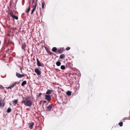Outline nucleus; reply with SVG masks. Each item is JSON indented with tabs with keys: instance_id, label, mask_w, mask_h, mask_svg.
<instances>
[{
	"instance_id": "f257e3e1",
	"label": "nucleus",
	"mask_w": 130,
	"mask_h": 130,
	"mask_svg": "<svg viewBox=\"0 0 130 130\" xmlns=\"http://www.w3.org/2000/svg\"><path fill=\"white\" fill-rule=\"evenodd\" d=\"M22 103H24L26 106L30 107L32 105V103L31 100H23L22 101Z\"/></svg>"
},
{
	"instance_id": "f03ea898",
	"label": "nucleus",
	"mask_w": 130,
	"mask_h": 130,
	"mask_svg": "<svg viewBox=\"0 0 130 130\" xmlns=\"http://www.w3.org/2000/svg\"><path fill=\"white\" fill-rule=\"evenodd\" d=\"M16 76L18 78H21L25 76V75L24 74H21L18 72H16Z\"/></svg>"
},
{
	"instance_id": "7ed1b4c3",
	"label": "nucleus",
	"mask_w": 130,
	"mask_h": 130,
	"mask_svg": "<svg viewBox=\"0 0 130 130\" xmlns=\"http://www.w3.org/2000/svg\"><path fill=\"white\" fill-rule=\"evenodd\" d=\"M34 71L38 75H40L41 72V71H40L38 68H36L35 69Z\"/></svg>"
},
{
	"instance_id": "20e7f679",
	"label": "nucleus",
	"mask_w": 130,
	"mask_h": 130,
	"mask_svg": "<svg viewBox=\"0 0 130 130\" xmlns=\"http://www.w3.org/2000/svg\"><path fill=\"white\" fill-rule=\"evenodd\" d=\"M5 105V103L4 100L2 99L0 97V107L4 106Z\"/></svg>"
},
{
	"instance_id": "39448f33",
	"label": "nucleus",
	"mask_w": 130,
	"mask_h": 130,
	"mask_svg": "<svg viewBox=\"0 0 130 130\" xmlns=\"http://www.w3.org/2000/svg\"><path fill=\"white\" fill-rule=\"evenodd\" d=\"M36 60L37 61V65L39 67H43L44 65L43 64H41V63L39 61V59L37 58L36 59Z\"/></svg>"
},
{
	"instance_id": "423d86ee",
	"label": "nucleus",
	"mask_w": 130,
	"mask_h": 130,
	"mask_svg": "<svg viewBox=\"0 0 130 130\" xmlns=\"http://www.w3.org/2000/svg\"><path fill=\"white\" fill-rule=\"evenodd\" d=\"M45 99L48 102L51 99V96L50 95H45Z\"/></svg>"
},
{
	"instance_id": "0eeeda50",
	"label": "nucleus",
	"mask_w": 130,
	"mask_h": 130,
	"mask_svg": "<svg viewBox=\"0 0 130 130\" xmlns=\"http://www.w3.org/2000/svg\"><path fill=\"white\" fill-rule=\"evenodd\" d=\"M52 106L53 105H49L46 108V110L47 111L50 110L51 109Z\"/></svg>"
},
{
	"instance_id": "6e6552de",
	"label": "nucleus",
	"mask_w": 130,
	"mask_h": 130,
	"mask_svg": "<svg viewBox=\"0 0 130 130\" xmlns=\"http://www.w3.org/2000/svg\"><path fill=\"white\" fill-rule=\"evenodd\" d=\"M34 124V123L33 122H31L28 123V125L29 126V127L31 129L32 128Z\"/></svg>"
},
{
	"instance_id": "1a4fd4ad",
	"label": "nucleus",
	"mask_w": 130,
	"mask_h": 130,
	"mask_svg": "<svg viewBox=\"0 0 130 130\" xmlns=\"http://www.w3.org/2000/svg\"><path fill=\"white\" fill-rule=\"evenodd\" d=\"M10 16L11 17L13 18L14 19H15L16 20L18 19V18L17 16H15V15L13 14L12 13L10 14Z\"/></svg>"
},
{
	"instance_id": "9d476101",
	"label": "nucleus",
	"mask_w": 130,
	"mask_h": 130,
	"mask_svg": "<svg viewBox=\"0 0 130 130\" xmlns=\"http://www.w3.org/2000/svg\"><path fill=\"white\" fill-rule=\"evenodd\" d=\"M16 84H18V83L17 82H15V83H13L10 86L11 87V88H13L14 86H15Z\"/></svg>"
},
{
	"instance_id": "9b49d317",
	"label": "nucleus",
	"mask_w": 130,
	"mask_h": 130,
	"mask_svg": "<svg viewBox=\"0 0 130 130\" xmlns=\"http://www.w3.org/2000/svg\"><path fill=\"white\" fill-rule=\"evenodd\" d=\"M63 49L62 48H60L58 50V52L59 53H61L63 52Z\"/></svg>"
},
{
	"instance_id": "f8f14e48",
	"label": "nucleus",
	"mask_w": 130,
	"mask_h": 130,
	"mask_svg": "<svg viewBox=\"0 0 130 130\" xmlns=\"http://www.w3.org/2000/svg\"><path fill=\"white\" fill-rule=\"evenodd\" d=\"M52 92V90H49L46 92V94H51Z\"/></svg>"
},
{
	"instance_id": "ddd939ff",
	"label": "nucleus",
	"mask_w": 130,
	"mask_h": 130,
	"mask_svg": "<svg viewBox=\"0 0 130 130\" xmlns=\"http://www.w3.org/2000/svg\"><path fill=\"white\" fill-rule=\"evenodd\" d=\"M65 56L63 54L61 55L60 56V58L61 59L64 58H65Z\"/></svg>"
},
{
	"instance_id": "4468645a",
	"label": "nucleus",
	"mask_w": 130,
	"mask_h": 130,
	"mask_svg": "<svg viewBox=\"0 0 130 130\" xmlns=\"http://www.w3.org/2000/svg\"><path fill=\"white\" fill-rule=\"evenodd\" d=\"M57 48L56 47H53L52 49V51L54 52H56L57 50Z\"/></svg>"
},
{
	"instance_id": "2eb2a0df",
	"label": "nucleus",
	"mask_w": 130,
	"mask_h": 130,
	"mask_svg": "<svg viewBox=\"0 0 130 130\" xmlns=\"http://www.w3.org/2000/svg\"><path fill=\"white\" fill-rule=\"evenodd\" d=\"M26 83H27V82H26V81H24L21 84V86H23L24 85L26 84Z\"/></svg>"
},
{
	"instance_id": "dca6fc26",
	"label": "nucleus",
	"mask_w": 130,
	"mask_h": 130,
	"mask_svg": "<svg viewBox=\"0 0 130 130\" xmlns=\"http://www.w3.org/2000/svg\"><path fill=\"white\" fill-rule=\"evenodd\" d=\"M66 93L68 95H71V92L70 91H68Z\"/></svg>"
},
{
	"instance_id": "f3484780",
	"label": "nucleus",
	"mask_w": 130,
	"mask_h": 130,
	"mask_svg": "<svg viewBox=\"0 0 130 130\" xmlns=\"http://www.w3.org/2000/svg\"><path fill=\"white\" fill-rule=\"evenodd\" d=\"M56 65L58 66H59L61 64V63L59 61H57L56 62Z\"/></svg>"
},
{
	"instance_id": "a211bd4d",
	"label": "nucleus",
	"mask_w": 130,
	"mask_h": 130,
	"mask_svg": "<svg viewBox=\"0 0 130 130\" xmlns=\"http://www.w3.org/2000/svg\"><path fill=\"white\" fill-rule=\"evenodd\" d=\"M30 7H29L25 11V12L27 13H28L30 11Z\"/></svg>"
},
{
	"instance_id": "6ab92c4d",
	"label": "nucleus",
	"mask_w": 130,
	"mask_h": 130,
	"mask_svg": "<svg viewBox=\"0 0 130 130\" xmlns=\"http://www.w3.org/2000/svg\"><path fill=\"white\" fill-rule=\"evenodd\" d=\"M11 111V109L10 108H8L7 109V112L8 113H10Z\"/></svg>"
},
{
	"instance_id": "aec40b11",
	"label": "nucleus",
	"mask_w": 130,
	"mask_h": 130,
	"mask_svg": "<svg viewBox=\"0 0 130 130\" xmlns=\"http://www.w3.org/2000/svg\"><path fill=\"white\" fill-rule=\"evenodd\" d=\"M45 3L44 2H43L42 3V9H43L44 8Z\"/></svg>"
},
{
	"instance_id": "412c9836",
	"label": "nucleus",
	"mask_w": 130,
	"mask_h": 130,
	"mask_svg": "<svg viewBox=\"0 0 130 130\" xmlns=\"http://www.w3.org/2000/svg\"><path fill=\"white\" fill-rule=\"evenodd\" d=\"M61 69L62 70H64L65 69V67L63 65H62L61 66Z\"/></svg>"
},
{
	"instance_id": "4be33fe9",
	"label": "nucleus",
	"mask_w": 130,
	"mask_h": 130,
	"mask_svg": "<svg viewBox=\"0 0 130 130\" xmlns=\"http://www.w3.org/2000/svg\"><path fill=\"white\" fill-rule=\"evenodd\" d=\"M13 102L15 104H16L18 102V101L17 100H15L13 101Z\"/></svg>"
},
{
	"instance_id": "5701e85b",
	"label": "nucleus",
	"mask_w": 130,
	"mask_h": 130,
	"mask_svg": "<svg viewBox=\"0 0 130 130\" xmlns=\"http://www.w3.org/2000/svg\"><path fill=\"white\" fill-rule=\"evenodd\" d=\"M119 124L120 126H122L123 122H120V123H119Z\"/></svg>"
},
{
	"instance_id": "b1692460",
	"label": "nucleus",
	"mask_w": 130,
	"mask_h": 130,
	"mask_svg": "<svg viewBox=\"0 0 130 130\" xmlns=\"http://www.w3.org/2000/svg\"><path fill=\"white\" fill-rule=\"evenodd\" d=\"M35 9H34L33 8L32 9V11L31 12V14H32L34 12V11H35Z\"/></svg>"
},
{
	"instance_id": "393cba45",
	"label": "nucleus",
	"mask_w": 130,
	"mask_h": 130,
	"mask_svg": "<svg viewBox=\"0 0 130 130\" xmlns=\"http://www.w3.org/2000/svg\"><path fill=\"white\" fill-rule=\"evenodd\" d=\"M34 8H33V9H35L36 8V3L35 4V5H34Z\"/></svg>"
},
{
	"instance_id": "a878e982",
	"label": "nucleus",
	"mask_w": 130,
	"mask_h": 130,
	"mask_svg": "<svg viewBox=\"0 0 130 130\" xmlns=\"http://www.w3.org/2000/svg\"><path fill=\"white\" fill-rule=\"evenodd\" d=\"M4 88L3 86L1 85H0V89H3Z\"/></svg>"
},
{
	"instance_id": "bb28decb",
	"label": "nucleus",
	"mask_w": 130,
	"mask_h": 130,
	"mask_svg": "<svg viewBox=\"0 0 130 130\" xmlns=\"http://www.w3.org/2000/svg\"><path fill=\"white\" fill-rule=\"evenodd\" d=\"M70 47H67L66 48V50L67 51H68V50H70Z\"/></svg>"
},
{
	"instance_id": "cd10ccee",
	"label": "nucleus",
	"mask_w": 130,
	"mask_h": 130,
	"mask_svg": "<svg viewBox=\"0 0 130 130\" xmlns=\"http://www.w3.org/2000/svg\"><path fill=\"white\" fill-rule=\"evenodd\" d=\"M42 94L41 93H39L38 95H37V96L38 98L40 95H41Z\"/></svg>"
},
{
	"instance_id": "c85d7f7f",
	"label": "nucleus",
	"mask_w": 130,
	"mask_h": 130,
	"mask_svg": "<svg viewBox=\"0 0 130 130\" xmlns=\"http://www.w3.org/2000/svg\"><path fill=\"white\" fill-rule=\"evenodd\" d=\"M7 88L8 89H11V86H10L9 87H8Z\"/></svg>"
},
{
	"instance_id": "c756f323",
	"label": "nucleus",
	"mask_w": 130,
	"mask_h": 130,
	"mask_svg": "<svg viewBox=\"0 0 130 130\" xmlns=\"http://www.w3.org/2000/svg\"><path fill=\"white\" fill-rule=\"evenodd\" d=\"M46 103V101H44L43 102V104H44V103Z\"/></svg>"
},
{
	"instance_id": "7c9ffc66",
	"label": "nucleus",
	"mask_w": 130,
	"mask_h": 130,
	"mask_svg": "<svg viewBox=\"0 0 130 130\" xmlns=\"http://www.w3.org/2000/svg\"><path fill=\"white\" fill-rule=\"evenodd\" d=\"M45 49H46V48H47L46 47H45ZM46 51H47V50H46Z\"/></svg>"
},
{
	"instance_id": "2f4dec72",
	"label": "nucleus",
	"mask_w": 130,
	"mask_h": 130,
	"mask_svg": "<svg viewBox=\"0 0 130 130\" xmlns=\"http://www.w3.org/2000/svg\"><path fill=\"white\" fill-rule=\"evenodd\" d=\"M36 0L37 1V2H36V3H37V0Z\"/></svg>"
},
{
	"instance_id": "473e14b6",
	"label": "nucleus",
	"mask_w": 130,
	"mask_h": 130,
	"mask_svg": "<svg viewBox=\"0 0 130 130\" xmlns=\"http://www.w3.org/2000/svg\"><path fill=\"white\" fill-rule=\"evenodd\" d=\"M50 53H51V54H52V53H51V52H50Z\"/></svg>"
},
{
	"instance_id": "72a5a7b5",
	"label": "nucleus",
	"mask_w": 130,
	"mask_h": 130,
	"mask_svg": "<svg viewBox=\"0 0 130 130\" xmlns=\"http://www.w3.org/2000/svg\"><path fill=\"white\" fill-rule=\"evenodd\" d=\"M41 102H40V104L41 103Z\"/></svg>"
}]
</instances>
